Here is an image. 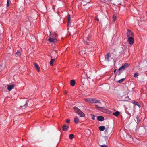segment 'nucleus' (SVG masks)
Masks as SVG:
<instances>
[{"label":"nucleus","instance_id":"9","mask_svg":"<svg viewBox=\"0 0 147 147\" xmlns=\"http://www.w3.org/2000/svg\"><path fill=\"white\" fill-rule=\"evenodd\" d=\"M69 127L68 126H67L65 125H64L62 127V129L63 131H66L68 130Z\"/></svg>","mask_w":147,"mask_h":147},{"label":"nucleus","instance_id":"36","mask_svg":"<svg viewBox=\"0 0 147 147\" xmlns=\"http://www.w3.org/2000/svg\"><path fill=\"white\" fill-rule=\"evenodd\" d=\"M92 119L93 120H94L95 119V116L94 115H92Z\"/></svg>","mask_w":147,"mask_h":147},{"label":"nucleus","instance_id":"35","mask_svg":"<svg viewBox=\"0 0 147 147\" xmlns=\"http://www.w3.org/2000/svg\"><path fill=\"white\" fill-rule=\"evenodd\" d=\"M9 5V0H7V7Z\"/></svg>","mask_w":147,"mask_h":147},{"label":"nucleus","instance_id":"12","mask_svg":"<svg viewBox=\"0 0 147 147\" xmlns=\"http://www.w3.org/2000/svg\"><path fill=\"white\" fill-rule=\"evenodd\" d=\"M100 103V101L95 99L92 98L91 103Z\"/></svg>","mask_w":147,"mask_h":147},{"label":"nucleus","instance_id":"16","mask_svg":"<svg viewBox=\"0 0 147 147\" xmlns=\"http://www.w3.org/2000/svg\"><path fill=\"white\" fill-rule=\"evenodd\" d=\"M90 2L89 1H82V4L84 6H86V5L87 4H88V3H89Z\"/></svg>","mask_w":147,"mask_h":147},{"label":"nucleus","instance_id":"5","mask_svg":"<svg viewBox=\"0 0 147 147\" xmlns=\"http://www.w3.org/2000/svg\"><path fill=\"white\" fill-rule=\"evenodd\" d=\"M24 23L25 24V26L26 28L27 29L29 28L30 26L31 23L27 19V20H26L24 22Z\"/></svg>","mask_w":147,"mask_h":147},{"label":"nucleus","instance_id":"45","mask_svg":"<svg viewBox=\"0 0 147 147\" xmlns=\"http://www.w3.org/2000/svg\"><path fill=\"white\" fill-rule=\"evenodd\" d=\"M87 39L88 40H89V38H87Z\"/></svg>","mask_w":147,"mask_h":147},{"label":"nucleus","instance_id":"2","mask_svg":"<svg viewBox=\"0 0 147 147\" xmlns=\"http://www.w3.org/2000/svg\"><path fill=\"white\" fill-rule=\"evenodd\" d=\"M129 66V64L127 63H125L123 65H122L118 69L119 72L118 75H120L121 73L123 72V71L125 70L126 68L127 67Z\"/></svg>","mask_w":147,"mask_h":147},{"label":"nucleus","instance_id":"30","mask_svg":"<svg viewBox=\"0 0 147 147\" xmlns=\"http://www.w3.org/2000/svg\"><path fill=\"white\" fill-rule=\"evenodd\" d=\"M125 79V78H122V79H120V80H119L118 81V83H121Z\"/></svg>","mask_w":147,"mask_h":147},{"label":"nucleus","instance_id":"28","mask_svg":"<svg viewBox=\"0 0 147 147\" xmlns=\"http://www.w3.org/2000/svg\"><path fill=\"white\" fill-rule=\"evenodd\" d=\"M74 137V135L72 134H71L69 135V138L71 139H72Z\"/></svg>","mask_w":147,"mask_h":147},{"label":"nucleus","instance_id":"22","mask_svg":"<svg viewBox=\"0 0 147 147\" xmlns=\"http://www.w3.org/2000/svg\"><path fill=\"white\" fill-rule=\"evenodd\" d=\"M85 51H86L84 50H81L79 51V53L80 55L85 54L86 53V52H85Z\"/></svg>","mask_w":147,"mask_h":147},{"label":"nucleus","instance_id":"23","mask_svg":"<svg viewBox=\"0 0 147 147\" xmlns=\"http://www.w3.org/2000/svg\"><path fill=\"white\" fill-rule=\"evenodd\" d=\"M21 55L20 52L19 51L17 52L15 54L16 56V57H20Z\"/></svg>","mask_w":147,"mask_h":147},{"label":"nucleus","instance_id":"14","mask_svg":"<svg viewBox=\"0 0 147 147\" xmlns=\"http://www.w3.org/2000/svg\"><path fill=\"white\" fill-rule=\"evenodd\" d=\"M97 120L99 121H103L104 120V117L102 116H98L97 117Z\"/></svg>","mask_w":147,"mask_h":147},{"label":"nucleus","instance_id":"10","mask_svg":"<svg viewBox=\"0 0 147 147\" xmlns=\"http://www.w3.org/2000/svg\"><path fill=\"white\" fill-rule=\"evenodd\" d=\"M34 64L35 68H36L37 71L38 72H39L40 70L39 66L36 63H34Z\"/></svg>","mask_w":147,"mask_h":147},{"label":"nucleus","instance_id":"29","mask_svg":"<svg viewBox=\"0 0 147 147\" xmlns=\"http://www.w3.org/2000/svg\"><path fill=\"white\" fill-rule=\"evenodd\" d=\"M136 119L137 120L136 123H139L140 122V120L139 119V117L138 115L136 117Z\"/></svg>","mask_w":147,"mask_h":147},{"label":"nucleus","instance_id":"7","mask_svg":"<svg viewBox=\"0 0 147 147\" xmlns=\"http://www.w3.org/2000/svg\"><path fill=\"white\" fill-rule=\"evenodd\" d=\"M127 38L128 39V41L129 43L131 45L134 42V39L132 37Z\"/></svg>","mask_w":147,"mask_h":147},{"label":"nucleus","instance_id":"4","mask_svg":"<svg viewBox=\"0 0 147 147\" xmlns=\"http://www.w3.org/2000/svg\"><path fill=\"white\" fill-rule=\"evenodd\" d=\"M128 92V88L127 86L123 88V90L121 93V95L122 96L126 94Z\"/></svg>","mask_w":147,"mask_h":147},{"label":"nucleus","instance_id":"38","mask_svg":"<svg viewBox=\"0 0 147 147\" xmlns=\"http://www.w3.org/2000/svg\"><path fill=\"white\" fill-rule=\"evenodd\" d=\"M70 120L69 119H67L66 121L67 122V123H69L70 122Z\"/></svg>","mask_w":147,"mask_h":147},{"label":"nucleus","instance_id":"17","mask_svg":"<svg viewBox=\"0 0 147 147\" xmlns=\"http://www.w3.org/2000/svg\"><path fill=\"white\" fill-rule=\"evenodd\" d=\"M85 101L91 103L92 98H87L85 99Z\"/></svg>","mask_w":147,"mask_h":147},{"label":"nucleus","instance_id":"41","mask_svg":"<svg viewBox=\"0 0 147 147\" xmlns=\"http://www.w3.org/2000/svg\"><path fill=\"white\" fill-rule=\"evenodd\" d=\"M86 44H88V42H87V41H86Z\"/></svg>","mask_w":147,"mask_h":147},{"label":"nucleus","instance_id":"6","mask_svg":"<svg viewBox=\"0 0 147 147\" xmlns=\"http://www.w3.org/2000/svg\"><path fill=\"white\" fill-rule=\"evenodd\" d=\"M127 38L132 37L134 36V33L131 30L128 29L127 32Z\"/></svg>","mask_w":147,"mask_h":147},{"label":"nucleus","instance_id":"27","mask_svg":"<svg viewBox=\"0 0 147 147\" xmlns=\"http://www.w3.org/2000/svg\"><path fill=\"white\" fill-rule=\"evenodd\" d=\"M116 17L115 15H113V23L115 22V20L116 19Z\"/></svg>","mask_w":147,"mask_h":147},{"label":"nucleus","instance_id":"40","mask_svg":"<svg viewBox=\"0 0 147 147\" xmlns=\"http://www.w3.org/2000/svg\"><path fill=\"white\" fill-rule=\"evenodd\" d=\"M116 69H115L114 71V73H115L116 72Z\"/></svg>","mask_w":147,"mask_h":147},{"label":"nucleus","instance_id":"31","mask_svg":"<svg viewBox=\"0 0 147 147\" xmlns=\"http://www.w3.org/2000/svg\"><path fill=\"white\" fill-rule=\"evenodd\" d=\"M27 104V102H26V103L23 106H21V107H22V108H24L25 107H26L27 106H28V105Z\"/></svg>","mask_w":147,"mask_h":147},{"label":"nucleus","instance_id":"13","mask_svg":"<svg viewBox=\"0 0 147 147\" xmlns=\"http://www.w3.org/2000/svg\"><path fill=\"white\" fill-rule=\"evenodd\" d=\"M121 136L123 138L126 137L127 134L126 133L125 131H123L122 132H121Z\"/></svg>","mask_w":147,"mask_h":147},{"label":"nucleus","instance_id":"34","mask_svg":"<svg viewBox=\"0 0 147 147\" xmlns=\"http://www.w3.org/2000/svg\"><path fill=\"white\" fill-rule=\"evenodd\" d=\"M134 76L135 78H137V76H138V74L137 73H135L134 75Z\"/></svg>","mask_w":147,"mask_h":147},{"label":"nucleus","instance_id":"37","mask_svg":"<svg viewBox=\"0 0 147 147\" xmlns=\"http://www.w3.org/2000/svg\"><path fill=\"white\" fill-rule=\"evenodd\" d=\"M101 147H108L106 145H101Z\"/></svg>","mask_w":147,"mask_h":147},{"label":"nucleus","instance_id":"26","mask_svg":"<svg viewBox=\"0 0 147 147\" xmlns=\"http://www.w3.org/2000/svg\"><path fill=\"white\" fill-rule=\"evenodd\" d=\"M109 127H107L105 129V134H106L108 133V131H109Z\"/></svg>","mask_w":147,"mask_h":147},{"label":"nucleus","instance_id":"21","mask_svg":"<svg viewBox=\"0 0 147 147\" xmlns=\"http://www.w3.org/2000/svg\"><path fill=\"white\" fill-rule=\"evenodd\" d=\"M105 60L107 61H109V54H107L105 57Z\"/></svg>","mask_w":147,"mask_h":147},{"label":"nucleus","instance_id":"39","mask_svg":"<svg viewBox=\"0 0 147 147\" xmlns=\"http://www.w3.org/2000/svg\"><path fill=\"white\" fill-rule=\"evenodd\" d=\"M95 20H97V21H99V19L98 18H96L95 19Z\"/></svg>","mask_w":147,"mask_h":147},{"label":"nucleus","instance_id":"33","mask_svg":"<svg viewBox=\"0 0 147 147\" xmlns=\"http://www.w3.org/2000/svg\"><path fill=\"white\" fill-rule=\"evenodd\" d=\"M135 104L136 105H137V106H138V107H139V106H140V105H139V103L137 102H136L135 103Z\"/></svg>","mask_w":147,"mask_h":147},{"label":"nucleus","instance_id":"15","mask_svg":"<svg viewBox=\"0 0 147 147\" xmlns=\"http://www.w3.org/2000/svg\"><path fill=\"white\" fill-rule=\"evenodd\" d=\"M79 121V119L78 118V116H76L74 119V122L76 124H78V123Z\"/></svg>","mask_w":147,"mask_h":147},{"label":"nucleus","instance_id":"44","mask_svg":"<svg viewBox=\"0 0 147 147\" xmlns=\"http://www.w3.org/2000/svg\"><path fill=\"white\" fill-rule=\"evenodd\" d=\"M87 76L89 78H90V77H88V76H87Z\"/></svg>","mask_w":147,"mask_h":147},{"label":"nucleus","instance_id":"19","mask_svg":"<svg viewBox=\"0 0 147 147\" xmlns=\"http://www.w3.org/2000/svg\"><path fill=\"white\" fill-rule=\"evenodd\" d=\"M99 130L101 131H103L105 129V127L103 126H100L99 127Z\"/></svg>","mask_w":147,"mask_h":147},{"label":"nucleus","instance_id":"25","mask_svg":"<svg viewBox=\"0 0 147 147\" xmlns=\"http://www.w3.org/2000/svg\"><path fill=\"white\" fill-rule=\"evenodd\" d=\"M90 6L89 5H86V6H84V8L86 9V10L88 9L90 7Z\"/></svg>","mask_w":147,"mask_h":147},{"label":"nucleus","instance_id":"20","mask_svg":"<svg viewBox=\"0 0 147 147\" xmlns=\"http://www.w3.org/2000/svg\"><path fill=\"white\" fill-rule=\"evenodd\" d=\"M75 81L74 80H71L70 81L71 85L72 86H74L75 85Z\"/></svg>","mask_w":147,"mask_h":147},{"label":"nucleus","instance_id":"3","mask_svg":"<svg viewBox=\"0 0 147 147\" xmlns=\"http://www.w3.org/2000/svg\"><path fill=\"white\" fill-rule=\"evenodd\" d=\"M54 36H51L50 37H49L48 41H49L50 42H52L53 43H54L55 42H56L57 41V40L55 38L57 36V34H55L53 35Z\"/></svg>","mask_w":147,"mask_h":147},{"label":"nucleus","instance_id":"43","mask_svg":"<svg viewBox=\"0 0 147 147\" xmlns=\"http://www.w3.org/2000/svg\"><path fill=\"white\" fill-rule=\"evenodd\" d=\"M96 107H99L98 106V105H96Z\"/></svg>","mask_w":147,"mask_h":147},{"label":"nucleus","instance_id":"18","mask_svg":"<svg viewBox=\"0 0 147 147\" xmlns=\"http://www.w3.org/2000/svg\"><path fill=\"white\" fill-rule=\"evenodd\" d=\"M55 61V59L52 58V57H51V59L50 62V64L51 66H52L54 62Z\"/></svg>","mask_w":147,"mask_h":147},{"label":"nucleus","instance_id":"1","mask_svg":"<svg viewBox=\"0 0 147 147\" xmlns=\"http://www.w3.org/2000/svg\"><path fill=\"white\" fill-rule=\"evenodd\" d=\"M75 112L77 113L80 117H84L85 115L80 109L76 107H74Z\"/></svg>","mask_w":147,"mask_h":147},{"label":"nucleus","instance_id":"42","mask_svg":"<svg viewBox=\"0 0 147 147\" xmlns=\"http://www.w3.org/2000/svg\"><path fill=\"white\" fill-rule=\"evenodd\" d=\"M2 64H1V65H0V67H1L2 66V65H1Z\"/></svg>","mask_w":147,"mask_h":147},{"label":"nucleus","instance_id":"11","mask_svg":"<svg viewBox=\"0 0 147 147\" xmlns=\"http://www.w3.org/2000/svg\"><path fill=\"white\" fill-rule=\"evenodd\" d=\"M68 22L67 23V26H69L70 25V21L71 19L70 15H68L67 16Z\"/></svg>","mask_w":147,"mask_h":147},{"label":"nucleus","instance_id":"32","mask_svg":"<svg viewBox=\"0 0 147 147\" xmlns=\"http://www.w3.org/2000/svg\"><path fill=\"white\" fill-rule=\"evenodd\" d=\"M146 132V130L144 129H143L142 130V131H141V133L143 134L144 132Z\"/></svg>","mask_w":147,"mask_h":147},{"label":"nucleus","instance_id":"8","mask_svg":"<svg viewBox=\"0 0 147 147\" xmlns=\"http://www.w3.org/2000/svg\"><path fill=\"white\" fill-rule=\"evenodd\" d=\"M14 84H12L10 85H8L7 87V89L10 91L14 87Z\"/></svg>","mask_w":147,"mask_h":147},{"label":"nucleus","instance_id":"24","mask_svg":"<svg viewBox=\"0 0 147 147\" xmlns=\"http://www.w3.org/2000/svg\"><path fill=\"white\" fill-rule=\"evenodd\" d=\"M119 114V112L118 111H117L113 113V115H115L117 117L118 116Z\"/></svg>","mask_w":147,"mask_h":147}]
</instances>
